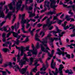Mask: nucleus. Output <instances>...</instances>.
<instances>
[{
	"instance_id": "6e6552de",
	"label": "nucleus",
	"mask_w": 75,
	"mask_h": 75,
	"mask_svg": "<svg viewBox=\"0 0 75 75\" xmlns=\"http://www.w3.org/2000/svg\"><path fill=\"white\" fill-rule=\"evenodd\" d=\"M54 20H53L52 21H50V20H49V19H47V21L49 23V25H50V28H49V30H51L52 28H53V26L51 25V24H55L56 23V21H54Z\"/></svg>"
},
{
	"instance_id": "412c9836",
	"label": "nucleus",
	"mask_w": 75,
	"mask_h": 75,
	"mask_svg": "<svg viewBox=\"0 0 75 75\" xmlns=\"http://www.w3.org/2000/svg\"><path fill=\"white\" fill-rule=\"evenodd\" d=\"M50 2L48 0L46 1L45 2V7H49V5L50 4Z\"/></svg>"
},
{
	"instance_id": "423d86ee",
	"label": "nucleus",
	"mask_w": 75,
	"mask_h": 75,
	"mask_svg": "<svg viewBox=\"0 0 75 75\" xmlns=\"http://www.w3.org/2000/svg\"><path fill=\"white\" fill-rule=\"evenodd\" d=\"M41 45V50L42 51H43V52H46L48 54V55L50 57H53V55H54V50H52L51 52V54H50V52H48L47 50H49L48 49H45V48L42 45Z\"/></svg>"
},
{
	"instance_id": "b1692460",
	"label": "nucleus",
	"mask_w": 75,
	"mask_h": 75,
	"mask_svg": "<svg viewBox=\"0 0 75 75\" xmlns=\"http://www.w3.org/2000/svg\"><path fill=\"white\" fill-rule=\"evenodd\" d=\"M56 13L55 12V11H49L48 12L46 13V15L47 16H49L50 14H51V15H52L53 14H55Z\"/></svg>"
},
{
	"instance_id": "bf43d9fd",
	"label": "nucleus",
	"mask_w": 75,
	"mask_h": 75,
	"mask_svg": "<svg viewBox=\"0 0 75 75\" xmlns=\"http://www.w3.org/2000/svg\"><path fill=\"white\" fill-rule=\"evenodd\" d=\"M38 37H40V36H39L38 34L37 33L35 35V38H38Z\"/></svg>"
},
{
	"instance_id": "4be33fe9",
	"label": "nucleus",
	"mask_w": 75,
	"mask_h": 75,
	"mask_svg": "<svg viewBox=\"0 0 75 75\" xmlns=\"http://www.w3.org/2000/svg\"><path fill=\"white\" fill-rule=\"evenodd\" d=\"M28 13H29V17H30V18H31V17H34V16H35V13H32V12H30V11H29L28 12Z\"/></svg>"
},
{
	"instance_id": "ea45409f",
	"label": "nucleus",
	"mask_w": 75,
	"mask_h": 75,
	"mask_svg": "<svg viewBox=\"0 0 75 75\" xmlns=\"http://www.w3.org/2000/svg\"><path fill=\"white\" fill-rule=\"evenodd\" d=\"M29 41V39H28V38L27 37L26 38L25 41H21V43H23V42H27Z\"/></svg>"
},
{
	"instance_id": "ddd939ff",
	"label": "nucleus",
	"mask_w": 75,
	"mask_h": 75,
	"mask_svg": "<svg viewBox=\"0 0 75 75\" xmlns=\"http://www.w3.org/2000/svg\"><path fill=\"white\" fill-rule=\"evenodd\" d=\"M57 51L59 52L56 53V54H58L59 55H61L62 54L63 56H64V55H65V54L67 55V52H63L59 48L57 49Z\"/></svg>"
},
{
	"instance_id": "dca6fc26",
	"label": "nucleus",
	"mask_w": 75,
	"mask_h": 75,
	"mask_svg": "<svg viewBox=\"0 0 75 75\" xmlns=\"http://www.w3.org/2000/svg\"><path fill=\"white\" fill-rule=\"evenodd\" d=\"M20 26V23H19L18 22L17 24V26H16V24H15L14 26H12L11 27L12 30H14V28H15L16 31H17V29H18V28H19V27Z\"/></svg>"
},
{
	"instance_id": "864d4df0",
	"label": "nucleus",
	"mask_w": 75,
	"mask_h": 75,
	"mask_svg": "<svg viewBox=\"0 0 75 75\" xmlns=\"http://www.w3.org/2000/svg\"><path fill=\"white\" fill-rule=\"evenodd\" d=\"M28 0H25V4H30V2H28Z\"/></svg>"
},
{
	"instance_id": "0eeeda50",
	"label": "nucleus",
	"mask_w": 75,
	"mask_h": 75,
	"mask_svg": "<svg viewBox=\"0 0 75 75\" xmlns=\"http://www.w3.org/2000/svg\"><path fill=\"white\" fill-rule=\"evenodd\" d=\"M63 34H64V33L62 32L61 33H59V36H58V37L59 38L58 39L57 38H54V39L52 38H49V39L50 41H52V42H53L54 41V40H55L56 41H58V40H60L59 43L60 45H62V42L61 41V39H60V37H61L62 36Z\"/></svg>"
},
{
	"instance_id": "37998d69",
	"label": "nucleus",
	"mask_w": 75,
	"mask_h": 75,
	"mask_svg": "<svg viewBox=\"0 0 75 75\" xmlns=\"http://www.w3.org/2000/svg\"><path fill=\"white\" fill-rule=\"evenodd\" d=\"M72 44H71L70 45H67V47H69L71 49H73L74 48V47H72V46H74V45H72Z\"/></svg>"
},
{
	"instance_id": "20e7f679",
	"label": "nucleus",
	"mask_w": 75,
	"mask_h": 75,
	"mask_svg": "<svg viewBox=\"0 0 75 75\" xmlns=\"http://www.w3.org/2000/svg\"><path fill=\"white\" fill-rule=\"evenodd\" d=\"M35 40L36 41H40V43H41L42 45L40 44V45L41 47V45H44L45 47V48H46V50H48L50 51V49L49 48V47H48V46H47V44H46V43H47V41L45 40V39H44V38H43L42 39V41H41L40 39L37 38H35Z\"/></svg>"
},
{
	"instance_id": "49530a36",
	"label": "nucleus",
	"mask_w": 75,
	"mask_h": 75,
	"mask_svg": "<svg viewBox=\"0 0 75 75\" xmlns=\"http://www.w3.org/2000/svg\"><path fill=\"white\" fill-rule=\"evenodd\" d=\"M63 6L64 7H67V8H71V6H67V5L63 4Z\"/></svg>"
},
{
	"instance_id": "de8ad7c7",
	"label": "nucleus",
	"mask_w": 75,
	"mask_h": 75,
	"mask_svg": "<svg viewBox=\"0 0 75 75\" xmlns=\"http://www.w3.org/2000/svg\"><path fill=\"white\" fill-rule=\"evenodd\" d=\"M56 30H57V33H61V32L62 30L58 29V27H56Z\"/></svg>"
},
{
	"instance_id": "79ce46f5",
	"label": "nucleus",
	"mask_w": 75,
	"mask_h": 75,
	"mask_svg": "<svg viewBox=\"0 0 75 75\" xmlns=\"http://www.w3.org/2000/svg\"><path fill=\"white\" fill-rule=\"evenodd\" d=\"M36 48V49L37 50V49H38L40 48V46H39V42H38L37 43V44H36V47H35Z\"/></svg>"
},
{
	"instance_id": "5fc2aeb1",
	"label": "nucleus",
	"mask_w": 75,
	"mask_h": 75,
	"mask_svg": "<svg viewBox=\"0 0 75 75\" xmlns=\"http://www.w3.org/2000/svg\"><path fill=\"white\" fill-rule=\"evenodd\" d=\"M6 23V21H4L2 22L1 23H0V26H2L4 24Z\"/></svg>"
},
{
	"instance_id": "052dcab7",
	"label": "nucleus",
	"mask_w": 75,
	"mask_h": 75,
	"mask_svg": "<svg viewBox=\"0 0 75 75\" xmlns=\"http://www.w3.org/2000/svg\"><path fill=\"white\" fill-rule=\"evenodd\" d=\"M49 65H48V63L47 62V61H46V67L47 68L48 67Z\"/></svg>"
},
{
	"instance_id": "a18cd8bd",
	"label": "nucleus",
	"mask_w": 75,
	"mask_h": 75,
	"mask_svg": "<svg viewBox=\"0 0 75 75\" xmlns=\"http://www.w3.org/2000/svg\"><path fill=\"white\" fill-rule=\"evenodd\" d=\"M2 50L3 51H4V52H7V51H9V50H8V49H7V48L3 49H2Z\"/></svg>"
},
{
	"instance_id": "3c124183",
	"label": "nucleus",
	"mask_w": 75,
	"mask_h": 75,
	"mask_svg": "<svg viewBox=\"0 0 75 75\" xmlns=\"http://www.w3.org/2000/svg\"><path fill=\"white\" fill-rule=\"evenodd\" d=\"M75 5H73L72 6H71V7H72L73 8V10L74 11H75Z\"/></svg>"
},
{
	"instance_id": "8fccbe9b",
	"label": "nucleus",
	"mask_w": 75,
	"mask_h": 75,
	"mask_svg": "<svg viewBox=\"0 0 75 75\" xmlns=\"http://www.w3.org/2000/svg\"><path fill=\"white\" fill-rule=\"evenodd\" d=\"M69 28V26L67 25L66 27H64V29L65 30H67V29H68Z\"/></svg>"
},
{
	"instance_id": "cd10ccee",
	"label": "nucleus",
	"mask_w": 75,
	"mask_h": 75,
	"mask_svg": "<svg viewBox=\"0 0 75 75\" xmlns=\"http://www.w3.org/2000/svg\"><path fill=\"white\" fill-rule=\"evenodd\" d=\"M42 66L43 67L40 69V71H45L47 68L45 67V66L44 65V64H42Z\"/></svg>"
},
{
	"instance_id": "6ab92c4d",
	"label": "nucleus",
	"mask_w": 75,
	"mask_h": 75,
	"mask_svg": "<svg viewBox=\"0 0 75 75\" xmlns=\"http://www.w3.org/2000/svg\"><path fill=\"white\" fill-rule=\"evenodd\" d=\"M54 61L53 59H52L51 64V67L53 69L55 68V65H56V63H54Z\"/></svg>"
},
{
	"instance_id": "72a5a7b5",
	"label": "nucleus",
	"mask_w": 75,
	"mask_h": 75,
	"mask_svg": "<svg viewBox=\"0 0 75 75\" xmlns=\"http://www.w3.org/2000/svg\"><path fill=\"white\" fill-rule=\"evenodd\" d=\"M34 59H35V58H33V57H31L30 58V63H29V65H32V64H33V60Z\"/></svg>"
},
{
	"instance_id": "9b49d317",
	"label": "nucleus",
	"mask_w": 75,
	"mask_h": 75,
	"mask_svg": "<svg viewBox=\"0 0 75 75\" xmlns=\"http://www.w3.org/2000/svg\"><path fill=\"white\" fill-rule=\"evenodd\" d=\"M30 21H33V22H35V20L34 19L31 18L30 20H25L23 19H22V21H21V24H24L25 23H29Z\"/></svg>"
},
{
	"instance_id": "4468645a",
	"label": "nucleus",
	"mask_w": 75,
	"mask_h": 75,
	"mask_svg": "<svg viewBox=\"0 0 75 75\" xmlns=\"http://www.w3.org/2000/svg\"><path fill=\"white\" fill-rule=\"evenodd\" d=\"M13 35L14 36V37H16V38H18V39H20V38L21 37H22L23 38H25V35H18V34L16 33H14L13 34Z\"/></svg>"
},
{
	"instance_id": "a19ab883",
	"label": "nucleus",
	"mask_w": 75,
	"mask_h": 75,
	"mask_svg": "<svg viewBox=\"0 0 75 75\" xmlns=\"http://www.w3.org/2000/svg\"><path fill=\"white\" fill-rule=\"evenodd\" d=\"M0 72H2L3 75H7V73L6 72L3 71L2 70H0Z\"/></svg>"
},
{
	"instance_id": "f03ea898",
	"label": "nucleus",
	"mask_w": 75,
	"mask_h": 75,
	"mask_svg": "<svg viewBox=\"0 0 75 75\" xmlns=\"http://www.w3.org/2000/svg\"><path fill=\"white\" fill-rule=\"evenodd\" d=\"M8 6L10 10H12L13 11L12 12L10 11L8 13V15L5 18V19H6L7 18H8L10 19V18H11V15H13V13H15L16 10V5L15 7L13 8V6H15V2L14 1H13L10 4H9Z\"/></svg>"
},
{
	"instance_id": "4d7b16f0",
	"label": "nucleus",
	"mask_w": 75,
	"mask_h": 75,
	"mask_svg": "<svg viewBox=\"0 0 75 75\" xmlns=\"http://www.w3.org/2000/svg\"><path fill=\"white\" fill-rule=\"evenodd\" d=\"M42 24H41L40 23H39L37 25V27H41V26H42Z\"/></svg>"
},
{
	"instance_id": "58836bf2",
	"label": "nucleus",
	"mask_w": 75,
	"mask_h": 75,
	"mask_svg": "<svg viewBox=\"0 0 75 75\" xmlns=\"http://www.w3.org/2000/svg\"><path fill=\"white\" fill-rule=\"evenodd\" d=\"M69 16L67 15L66 16V19L67 21H70V20L71 19V18H69V17H70Z\"/></svg>"
},
{
	"instance_id": "e2e57ef3",
	"label": "nucleus",
	"mask_w": 75,
	"mask_h": 75,
	"mask_svg": "<svg viewBox=\"0 0 75 75\" xmlns=\"http://www.w3.org/2000/svg\"><path fill=\"white\" fill-rule=\"evenodd\" d=\"M33 7L30 6L29 7L28 9L30 10H33Z\"/></svg>"
},
{
	"instance_id": "9d476101",
	"label": "nucleus",
	"mask_w": 75,
	"mask_h": 75,
	"mask_svg": "<svg viewBox=\"0 0 75 75\" xmlns=\"http://www.w3.org/2000/svg\"><path fill=\"white\" fill-rule=\"evenodd\" d=\"M32 48L33 49V50H30V52H32V54L34 55H37V50L35 47H34V45L33 44H32Z\"/></svg>"
},
{
	"instance_id": "f3484780",
	"label": "nucleus",
	"mask_w": 75,
	"mask_h": 75,
	"mask_svg": "<svg viewBox=\"0 0 75 75\" xmlns=\"http://www.w3.org/2000/svg\"><path fill=\"white\" fill-rule=\"evenodd\" d=\"M15 47L16 49H18L19 52H20V51H21V52L24 51V50L25 49V48L22 46H21V47H18L17 46H16Z\"/></svg>"
},
{
	"instance_id": "774afa93",
	"label": "nucleus",
	"mask_w": 75,
	"mask_h": 75,
	"mask_svg": "<svg viewBox=\"0 0 75 75\" xmlns=\"http://www.w3.org/2000/svg\"><path fill=\"white\" fill-rule=\"evenodd\" d=\"M29 48H30V46H28L27 47H26V51H28V49H29Z\"/></svg>"
},
{
	"instance_id": "69168bd1",
	"label": "nucleus",
	"mask_w": 75,
	"mask_h": 75,
	"mask_svg": "<svg viewBox=\"0 0 75 75\" xmlns=\"http://www.w3.org/2000/svg\"><path fill=\"white\" fill-rule=\"evenodd\" d=\"M48 18V16H45V17L42 20V21H44L46 19V18Z\"/></svg>"
},
{
	"instance_id": "603ef678",
	"label": "nucleus",
	"mask_w": 75,
	"mask_h": 75,
	"mask_svg": "<svg viewBox=\"0 0 75 75\" xmlns=\"http://www.w3.org/2000/svg\"><path fill=\"white\" fill-rule=\"evenodd\" d=\"M67 23V21H65L64 22V24L62 25V26L64 27H65V26H66V25H67L66 24Z\"/></svg>"
},
{
	"instance_id": "473e14b6",
	"label": "nucleus",
	"mask_w": 75,
	"mask_h": 75,
	"mask_svg": "<svg viewBox=\"0 0 75 75\" xmlns=\"http://www.w3.org/2000/svg\"><path fill=\"white\" fill-rule=\"evenodd\" d=\"M39 61V60H35V67H38V66H39L40 65L39 64H37V63H38V62Z\"/></svg>"
},
{
	"instance_id": "680f3d73",
	"label": "nucleus",
	"mask_w": 75,
	"mask_h": 75,
	"mask_svg": "<svg viewBox=\"0 0 75 75\" xmlns=\"http://www.w3.org/2000/svg\"><path fill=\"white\" fill-rule=\"evenodd\" d=\"M30 33L31 35L32 36H33V35H34V34H33V33H34V31H30Z\"/></svg>"
},
{
	"instance_id": "c756f323",
	"label": "nucleus",
	"mask_w": 75,
	"mask_h": 75,
	"mask_svg": "<svg viewBox=\"0 0 75 75\" xmlns=\"http://www.w3.org/2000/svg\"><path fill=\"white\" fill-rule=\"evenodd\" d=\"M17 39H16V41H14V42H15V44H16V45H19L20 44V40H18V38Z\"/></svg>"
},
{
	"instance_id": "7ed1b4c3",
	"label": "nucleus",
	"mask_w": 75,
	"mask_h": 75,
	"mask_svg": "<svg viewBox=\"0 0 75 75\" xmlns=\"http://www.w3.org/2000/svg\"><path fill=\"white\" fill-rule=\"evenodd\" d=\"M27 68H28V66H26L25 68H23L22 69H20L18 65H16L14 67H13V68L15 69V71L16 72L19 70L23 75H24L25 73L26 70L27 69Z\"/></svg>"
},
{
	"instance_id": "e433bc0d",
	"label": "nucleus",
	"mask_w": 75,
	"mask_h": 75,
	"mask_svg": "<svg viewBox=\"0 0 75 75\" xmlns=\"http://www.w3.org/2000/svg\"><path fill=\"white\" fill-rule=\"evenodd\" d=\"M59 14H56V16H54L53 19V20H57V19H58V18H57V17L58 16H59Z\"/></svg>"
},
{
	"instance_id": "393cba45",
	"label": "nucleus",
	"mask_w": 75,
	"mask_h": 75,
	"mask_svg": "<svg viewBox=\"0 0 75 75\" xmlns=\"http://www.w3.org/2000/svg\"><path fill=\"white\" fill-rule=\"evenodd\" d=\"M21 6L20 8L19 9H17V7H16V10H17V11H16V13H18V10H21V11H23V10H24V5H23L22 6V8H21Z\"/></svg>"
},
{
	"instance_id": "6e6d98bb",
	"label": "nucleus",
	"mask_w": 75,
	"mask_h": 75,
	"mask_svg": "<svg viewBox=\"0 0 75 75\" xmlns=\"http://www.w3.org/2000/svg\"><path fill=\"white\" fill-rule=\"evenodd\" d=\"M49 42L50 43V46H51L52 48H53L54 46L53 45H52V43L51 42Z\"/></svg>"
},
{
	"instance_id": "1a4fd4ad",
	"label": "nucleus",
	"mask_w": 75,
	"mask_h": 75,
	"mask_svg": "<svg viewBox=\"0 0 75 75\" xmlns=\"http://www.w3.org/2000/svg\"><path fill=\"white\" fill-rule=\"evenodd\" d=\"M24 0H18V1L16 2V6L17 9L19 10L20 8V7L21 6V4L23 3V1Z\"/></svg>"
},
{
	"instance_id": "09e8293b",
	"label": "nucleus",
	"mask_w": 75,
	"mask_h": 75,
	"mask_svg": "<svg viewBox=\"0 0 75 75\" xmlns=\"http://www.w3.org/2000/svg\"><path fill=\"white\" fill-rule=\"evenodd\" d=\"M66 57L68 59H70V58H71V55L69 54H67Z\"/></svg>"
},
{
	"instance_id": "aec40b11",
	"label": "nucleus",
	"mask_w": 75,
	"mask_h": 75,
	"mask_svg": "<svg viewBox=\"0 0 75 75\" xmlns=\"http://www.w3.org/2000/svg\"><path fill=\"white\" fill-rule=\"evenodd\" d=\"M47 26L48 27V28H49H49H50V25L49 24V23L47 21L46 22V24H44L43 26V28H45V27H46Z\"/></svg>"
},
{
	"instance_id": "f704fd0d",
	"label": "nucleus",
	"mask_w": 75,
	"mask_h": 75,
	"mask_svg": "<svg viewBox=\"0 0 75 75\" xmlns=\"http://www.w3.org/2000/svg\"><path fill=\"white\" fill-rule=\"evenodd\" d=\"M25 17V13H24L23 14L22 16L21 15H19V18H21V17H22V21H21V22L22 21V20L23 19V20H25L24 19V17Z\"/></svg>"
},
{
	"instance_id": "a878e982",
	"label": "nucleus",
	"mask_w": 75,
	"mask_h": 75,
	"mask_svg": "<svg viewBox=\"0 0 75 75\" xmlns=\"http://www.w3.org/2000/svg\"><path fill=\"white\" fill-rule=\"evenodd\" d=\"M52 35H51L49 34L47 35V36L46 37H45V38H44L45 39V41H46L47 42L46 43V45L47 44V43H48V40H48V38L50 37H51Z\"/></svg>"
},
{
	"instance_id": "2f4dec72",
	"label": "nucleus",
	"mask_w": 75,
	"mask_h": 75,
	"mask_svg": "<svg viewBox=\"0 0 75 75\" xmlns=\"http://www.w3.org/2000/svg\"><path fill=\"white\" fill-rule=\"evenodd\" d=\"M13 14H14V13L12 15H13V18L12 21V23L13 24L14 22V21H15V20H16V15H15V14H14L13 15Z\"/></svg>"
},
{
	"instance_id": "f257e3e1",
	"label": "nucleus",
	"mask_w": 75,
	"mask_h": 75,
	"mask_svg": "<svg viewBox=\"0 0 75 75\" xmlns=\"http://www.w3.org/2000/svg\"><path fill=\"white\" fill-rule=\"evenodd\" d=\"M20 52H19L17 55H15V57H17V62H19V64L21 65V68L22 67H23V65L25 64V63H26V61H28L29 59H27V54H24V51L21 52V53L20 55ZM23 54H24L23 57V58L22 59L20 60V56L21 57V56H23Z\"/></svg>"
},
{
	"instance_id": "bb28decb",
	"label": "nucleus",
	"mask_w": 75,
	"mask_h": 75,
	"mask_svg": "<svg viewBox=\"0 0 75 75\" xmlns=\"http://www.w3.org/2000/svg\"><path fill=\"white\" fill-rule=\"evenodd\" d=\"M34 6L35 7V8H34V12L35 13L36 11V10H40V8H38V7H37V4H34Z\"/></svg>"
},
{
	"instance_id": "c9c22d12",
	"label": "nucleus",
	"mask_w": 75,
	"mask_h": 75,
	"mask_svg": "<svg viewBox=\"0 0 75 75\" xmlns=\"http://www.w3.org/2000/svg\"><path fill=\"white\" fill-rule=\"evenodd\" d=\"M69 27V28H70V27H72L71 28H70L69 29V30H71V29H74V28H75V26H74V25L72 24H70Z\"/></svg>"
},
{
	"instance_id": "4c0bfd02",
	"label": "nucleus",
	"mask_w": 75,
	"mask_h": 75,
	"mask_svg": "<svg viewBox=\"0 0 75 75\" xmlns=\"http://www.w3.org/2000/svg\"><path fill=\"white\" fill-rule=\"evenodd\" d=\"M32 71L34 72H36V71H37V67L35 66V68L32 69Z\"/></svg>"
},
{
	"instance_id": "338daca9",
	"label": "nucleus",
	"mask_w": 75,
	"mask_h": 75,
	"mask_svg": "<svg viewBox=\"0 0 75 75\" xmlns=\"http://www.w3.org/2000/svg\"><path fill=\"white\" fill-rule=\"evenodd\" d=\"M56 60L57 61H58L59 62H61V59H59L58 58H56Z\"/></svg>"
},
{
	"instance_id": "f8f14e48",
	"label": "nucleus",
	"mask_w": 75,
	"mask_h": 75,
	"mask_svg": "<svg viewBox=\"0 0 75 75\" xmlns=\"http://www.w3.org/2000/svg\"><path fill=\"white\" fill-rule=\"evenodd\" d=\"M50 1H51L50 6L52 8H56L57 7L58 5H55L56 4V1L55 0H50Z\"/></svg>"
},
{
	"instance_id": "5701e85b",
	"label": "nucleus",
	"mask_w": 75,
	"mask_h": 75,
	"mask_svg": "<svg viewBox=\"0 0 75 75\" xmlns=\"http://www.w3.org/2000/svg\"><path fill=\"white\" fill-rule=\"evenodd\" d=\"M22 28L21 29V30L24 33H27V32L25 31V25L24 24H22Z\"/></svg>"
},
{
	"instance_id": "7c9ffc66",
	"label": "nucleus",
	"mask_w": 75,
	"mask_h": 75,
	"mask_svg": "<svg viewBox=\"0 0 75 75\" xmlns=\"http://www.w3.org/2000/svg\"><path fill=\"white\" fill-rule=\"evenodd\" d=\"M56 20H57V21L58 22V24H59L60 25L61 24V23H62L63 21H64V20L62 21L61 20H59L58 19H57Z\"/></svg>"
},
{
	"instance_id": "2eb2a0df",
	"label": "nucleus",
	"mask_w": 75,
	"mask_h": 75,
	"mask_svg": "<svg viewBox=\"0 0 75 75\" xmlns=\"http://www.w3.org/2000/svg\"><path fill=\"white\" fill-rule=\"evenodd\" d=\"M4 13L3 11V7H0V18H4Z\"/></svg>"
},
{
	"instance_id": "c85d7f7f",
	"label": "nucleus",
	"mask_w": 75,
	"mask_h": 75,
	"mask_svg": "<svg viewBox=\"0 0 75 75\" xmlns=\"http://www.w3.org/2000/svg\"><path fill=\"white\" fill-rule=\"evenodd\" d=\"M11 33H13V36H14V33H16L14 32L13 31H12L11 32H10L8 34H7L6 35L7 38H8V37H9V36H10V35L11 34Z\"/></svg>"
},
{
	"instance_id": "39448f33",
	"label": "nucleus",
	"mask_w": 75,
	"mask_h": 75,
	"mask_svg": "<svg viewBox=\"0 0 75 75\" xmlns=\"http://www.w3.org/2000/svg\"><path fill=\"white\" fill-rule=\"evenodd\" d=\"M59 71H58V69L56 68L55 72L54 73V72L53 71H52L53 74H54V75H57V74L59 72L60 75H64L63 73H62V69L64 68V67H63V65L61 64L59 65Z\"/></svg>"
},
{
	"instance_id": "c03bdc74",
	"label": "nucleus",
	"mask_w": 75,
	"mask_h": 75,
	"mask_svg": "<svg viewBox=\"0 0 75 75\" xmlns=\"http://www.w3.org/2000/svg\"><path fill=\"white\" fill-rule=\"evenodd\" d=\"M40 35H42L41 37L42 38L43 37V36H44V35H45V34L44 33L41 32L40 33Z\"/></svg>"
},
{
	"instance_id": "13d9d810",
	"label": "nucleus",
	"mask_w": 75,
	"mask_h": 75,
	"mask_svg": "<svg viewBox=\"0 0 75 75\" xmlns=\"http://www.w3.org/2000/svg\"><path fill=\"white\" fill-rule=\"evenodd\" d=\"M68 74H73V73L72 72V70H70V71L69 70Z\"/></svg>"
},
{
	"instance_id": "a211bd4d",
	"label": "nucleus",
	"mask_w": 75,
	"mask_h": 75,
	"mask_svg": "<svg viewBox=\"0 0 75 75\" xmlns=\"http://www.w3.org/2000/svg\"><path fill=\"white\" fill-rule=\"evenodd\" d=\"M9 48L10 50H11V42H6V44H3V47H8V44H9Z\"/></svg>"
},
{
	"instance_id": "0e129e2a",
	"label": "nucleus",
	"mask_w": 75,
	"mask_h": 75,
	"mask_svg": "<svg viewBox=\"0 0 75 75\" xmlns=\"http://www.w3.org/2000/svg\"><path fill=\"white\" fill-rule=\"evenodd\" d=\"M6 72H7L8 74H11V72H10V71H9L8 70H7V69H6Z\"/></svg>"
}]
</instances>
